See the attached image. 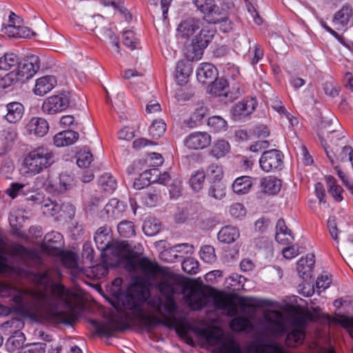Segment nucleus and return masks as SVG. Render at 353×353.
I'll return each instance as SVG.
<instances>
[{
	"label": "nucleus",
	"mask_w": 353,
	"mask_h": 353,
	"mask_svg": "<svg viewBox=\"0 0 353 353\" xmlns=\"http://www.w3.org/2000/svg\"><path fill=\"white\" fill-rule=\"evenodd\" d=\"M29 277L37 289L17 291L13 301L19 310L26 313L52 310V320L57 323L70 325L76 321L77 312L72 304L74 294L59 282L61 278L59 270L48 269Z\"/></svg>",
	"instance_id": "nucleus-1"
},
{
	"label": "nucleus",
	"mask_w": 353,
	"mask_h": 353,
	"mask_svg": "<svg viewBox=\"0 0 353 353\" xmlns=\"http://www.w3.org/2000/svg\"><path fill=\"white\" fill-rule=\"evenodd\" d=\"M161 276L162 281L159 283V290L165 296V300L158 299L150 302L156 316H145L142 318V323L147 329L153 328L159 325L172 327L175 323L174 313L176 305L173 299V295L176 291L178 280L168 269L167 273L161 274Z\"/></svg>",
	"instance_id": "nucleus-2"
},
{
	"label": "nucleus",
	"mask_w": 353,
	"mask_h": 353,
	"mask_svg": "<svg viewBox=\"0 0 353 353\" xmlns=\"http://www.w3.org/2000/svg\"><path fill=\"white\" fill-rule=\"evenodd\" d=\"M201 335L206 340L211 346H218L219 353H243L240 346L236 343L234 339L225 335L223 331L214 327L209 329H203ZM254 353H288L285 350L279 345H272L265 347H257Z\"/></svg>",
	"instance_id": "nucleus-3"
},
{
	"label": "nucleus",
	"mask_w": 353,
	"mask_h": 353,
	"mask_svg": "<svg viewBox=\"0 0 353 353\" xmlns=\"http://www.w3.org/2000/svg\"><path fill=\"white\" fill-rule=\"evenodd\" d=\"M319 137L332 164L335 162L351 163L353 161V148L343 145L341 132L336 128H328L326 130L322 127Z\"/></svg>",
	"instance_id": "nucleus-4"
},
{
	"label": "nucleus",
	"mask_w": 353,
	"mask_h": 353,
	"mask_svg": "<svg viewBox=\"0 0 353 353\" xmlns=\"http://www.w3.org/2000/svg\"><path fill=\"white\" fill-rule=\"evenodd\" d=\"M212 300L214 307L223 311L227 315L233 316L237 313V306L232 298L226 293L212 291L210 296L201 292L193 291L188 297L189 305L194 310H200Z\"/></svg>",
	"instance_id": "nucleus-5"
},
{
	"label": "nucleus",
	"mask_w": 353,
	"mask_h": 353,
	"mask_svg": "<svg viewBox=\"0 0 353 353\" xmlns=\"http://www.w3.org/2000/svg\"><path fill=\"white\" fill-rule=\"evenodd\" d=\"M54 162V153L46 147L39 146L24 156L20 172L24 176H33L50 168Z\"/></svg>",
	"instance_id": "nucleus-6"
},
{
	"label": "nucleus",
	"mask_w": 353,
	"mask_h": 353,
	"mask_svg": "<svg viewBox=\"0 0 353 353\" xmlns=\"http://www.w3.org/2000/svg\"><path fill=\"white\" fill-rule=\"evenodd\" d=\"M215 32L207 28H201L192 39L190 45L184 50V56L190 61H197L201 59L205 49L212 42Z\"/></svg>",
	"instance_id": "nucleus-7"
},
{
	"label": "nucleus",
	"mask_w": 353,
	"mask_h": 353,
	"mask_svg": "<svg viewBox=\"0 0 353 353\" xmlns=\"http://www.w3.org/2000/svg\"><path fill=\"white\" fill-rule=\"evenodd\" d=\"M129 294L122 299V305L125 310H132L133 314L139 312L140 303L145 301L148 295L146 286L134 281L129 288Z\"/></svg>",
	"instance_id": "nucleus-8"
},
{
	"label": "nucleus",
	"mask_w": 353,
	"mask_h": 353,
	"mask_svg": "<svg viewBox=\"0 0 353 353\" xmlns=\"http://www.w3.org/2000/svg\"><path fill=\"white\" fill-rule=\"evenodd\" d=\"M261 324L266 332L270 334L281 335L287 330L285 317L281 312L276 310H265Z\"/></svg>",
	"instance_id": "nucleus-9"
},
{
	"label": "nucleus",
	"mask_w": 353,
	"mask_h": 353,
	"mask_svg": "<svg viewBox=\"0 0 353 353\" xmlns=\"http://www.w3.org/2000/svg\"><path fill=\"white\" fill-rule=\"evenodd\" d=\"M305 319L302 316H296L293 320L290 332L286 337V344L290 347L298 346L303 342L305 336Z\"/></svg>",
	"instance_id": "nucleus-10"
},
{
	"label": "nucleus",
	"mask_w": 353,
	"mask_h": 353,
	"mask_svg": "<svg viewBox=\"0 0 353 353\" xmlns=\"http://www.w3.org/2000/svg\"><path fill=\"white\" fill-rule=\"evenodd\" d=\"M40 68V59L37 55L27 57L23 61H20L18 69L14 70L18 75L19 81L23 79H31Z\"/></svg>",
	"instance_id": "nucleus-11"
},
{
	"label": "nucleus",
	"mask_w": 353,
	"mask_h": 353,
	"mask_svg": "<svg viewBox=\"0 0 353 353\" xmlns=\"http://www.w3.org/2000/svg\"><path fill=\"white\" fill-rule=\"evenodd\" d=\"M70 103L69 99L63 94L47 97L43 102L41 110L43 113L54 114L67 109Z\"/></svg>",
	"instance_id": "nucleus-12"
},
{
	"label": "nucleus",
	"mask_w": 353,
	"mask_h": 353,
	"mask_svg": "<svg viewBox=\"0 0 353 353\" xmlns=\"http://www.w3.org/2000/svg\"><path fill=\"white\" fill-rule=\"evenodd\" d=\"M63 245V236L61 233L53 231L46 234L41 250L47 254L58 256L61 253Z\"/></svg>",
	"instance_id": "nucleus-13"
},
{
	"label": "nucleus",
	"mask_w": 353,
	"mask_h": 353,
	"mask_svg": "<svg viewBox=\"0 0 353 353\" xmlns=\"http://www.w3.org/2000/svg\"><path fill=\"white\" fill-rule=\"evenodd\" d=\"M261 168L265 172H271L281 169L283 164V154L277 150L264 152L260 159Z\"/></svg>",
	"instance_id": "nucleus-14"
},
{
	"label": "nucleus",
	"mask_w": 353,
	"mask_h": 353,
	"mask_svg": "<svg viewBox=\"0 0 353 353\" xmlns=\"http://www.w3.org/2000/svg\"><path fill=\"white\" fill-rule=\"evenodd\" d=\"M130 252V248L126 241H112L107 249V256L105 259H109L114 265L120 261L128 256Z\"/></svg>",
	"instance_id": "nucleus-15"
},
{
	"label": "nucleus",
	"mask_w": 353,
	"mask_h": 353,
	"mask_svg": "<svg viewBox=\"0 0 353 353\" xmlns=\"http://www.w3.org/2000/svg\"><path fill=\"white\" fill-rule=\"evenodd\" d=\"M212 141L211 136L206 132H194L184 140L185 145L190 150H202L208 147Z\"/></svg>",
	"instance_id": "nucleus-16"
},
{
	"label": "nucleus",
	"mask_w": 353,
	"mask_h": 353,
	"mask_svg": "<svg viewBox=\"0 0 353 353\" xmlns=\"http://www.w3.org/2000/svg\"><path fill=\"white\" fill-rule=\"evenodd\" d=\"M137 265L143 275L148 278L153 279L157 276L167 273L168 268L160 266L157 263L150 260L147 257H141L137 259Z\"/></svg>",
	"instance_id": "nucleus-17"
},
{
	"label": "nucleus",
	"mask_w": 353,
	"mask_h": 353,
	"mask_svg": "<svg viewBox=\"0 0 353 353\" xmlns=\"http://www.w3.org/2000/svg\"><path fill=\"white\" fill-rule=\"evenodd\" d=\"M92 323L96 326V332L103 335H112L116 331L123 330L127 327L125 321L117 316H112L103 323L98 324L94 321Z\"/></svg>",
	"instance_id": "nucleus-18"
},
{
	"label": "nucleus",
	"mask_w": 353,
	"mask_h": 353,
	"mask_svg": "<svg viewBox=\"0 0 353 353\" xmlns=\"http://www.w3.org/2000/svg\"><path fill=\"white\" fill-rule=\"evenodd\" d=\"M197 81L203 85H210L218 77V70L210 63H201L196 71Z\"/></svg>",
	"instance_id": "nucleus-19"
},
{
	"label": "nucleus",
	"mask_w": 353,
	"mask_h": 353,
	"mask_svg": "<svg viewBox=\"0 0 353 353\" xmlns=\"http://www.w3.org/2000/svg\"><path fill=\"white\" fill-rule=\"evenodd\" d=\"M203 27V22L199 19L188 18L182 21L176 29V36L181 38H189Z\"/></svg>",
	"instance_id": "nucleus-20"
},
{
	"label": "nucleus",
	"mask_w": 353,
	"mask_h": 353,
	"mask_svg": "<svg viewBox=\"0 0 353 353\" xmlns=\"http://www.w3.org/2000/svg\"><path fill=\"white\" fill-rule=\"evenodd\" d=\"M203 15L204 19L210 23H221L220 29L223 32H226L230 28L227 13L215 4L212 9L206 12Z\"/></svg>",
	"instance_id": "nucleus-21"
},
{
	"label": "nucleus",
	"mask_w": 353,
	"mask_h": 353,
	"mask_svg": "<svg viewBox=\"0 0 353 353\" xmlns=\"http://www.w3.org/2000/svg\"><path fill=\"white\" fill-rule=\"evenodd\" d=\"M352 9L350 7H343L335 14L332 23L336 29L345 31L348 26L352 23Z\"/></svg>",
	"instance_id": "nucleus-22"
},
{
	"label": "nucleus",
	"mask_w": 353,
	"mask_h": 353,
	"mask_svg": "<svg viewBox=\"0 0 353 353\" xmlns=\"http://www.w3.org/2000/svg\"><path fill=\"white\" fill-rule=\"evenodd\" d=\"M57 83L56 77L52 75L41 77L36 79L32 92L37 96H44L56 86Z\"/></svg>",
	"instance_id": "nucleus-23"
},
{
	"label": "nucleus",
	"mask_w": 353,
	"mask_h": 353,
	"mask_svg": "<svg viewBox=\"0 0 353 353\" xmlns=\"http://www.w3.org/2000/svg\"><path fill=\"white\" fill-rule=\"evenodd\" d=\"M315 263V256L313 254H307L305 257H301L297 262L296 270L300 277L303 280H307L312 276Z\"/></svg>",
	"instance_id": "nucleus-24"
},
{
	"label": "nucleus",
	"mask_w": 353,
	"mask_h": 353,
	"mask_svg": "<svg viewBox=\"0 0 353 353\" xmlns=\"http://www.w3.org/2000/svg\"><path fill=\"white\" fill-rule=\"evenodd\" d=\"M27 131L30 134L42 137L49 130V125L46 119L41 117H32L26 125Z\"/></svg>",
	"instance_id": "nucleus-25"
},
{
	"label": "nucleus",
	"mask_w": 353,
	"mask_h": 353,
	"mask_svg": "<svg viewBox=\"0 0 353 353\" xmlns=\"http://www.w3.org/2000/svg\"><path fill=\"white\" fill-rule=\"evenodd\" d=\"M208 115V108L203 104H198L192 112L189 119L185 121V123L190 128H196L203 123Z\"/></svg>",
	"instance_id": "nucleus-26"
},
{
	"label": "nucleus",
	"mask_w": 353,
	"mask_h": 353,
	"mask_svg": "<svg viewBox=\"0 0 353 353\" xmlns=\"http://www.w3.org/2000/svg\"><path fill=\"white\" fill-rule=\"evenodd\" d=\"M62 208L68 209L70 211V216L74 215V207L70 204L61 205L55 201L47 199L43 201L41 205L43 214L48 216L57 214Z\"/></svg>",
	"instance_id": "nucleus-27"
},
{
	"label": "nucleus",
	"mask_w": 353,
	"mask_h": 353,
	"mask_svg": "<svg viewBox=\"0 0 353 353\" xmlns=\"http://www.w3.org/2000/svg\"><path fill=\"white\" fill-rule=\"evenodd\" d=\"M256 105L254 99L240 101L233 107L232 115L236 119L247 117L254 112Z\"/></svg>",
	"instance_id": "nucleus-28"
},
{
	"label": "nucleus",
	"mask_w": 353,
	"mask_h": 353,
	"mask_svg": "<svg viewBox=\"0 0 353 353\" xmlns=\"http://www.w3.org/2000/svg\"><path fill=\"white\" fill-rule=\"evenodd\" d=\"M192 72V64L185 61L177 62L175 69V79L176 83L179 85H185L189 80V77Z\"/></svg>",
	"instance_id": "nucleus-29"
},
{
	"label": "nucleus",
	"mask_w": 353,
	"mask_h": 353,
	"mask_svg": "<svg viewBox=\"0 0 353 353\" xmlns=\"http://www.w3.org/2000/svg\"><path fill=\"white\" fill-rule=\"evenodd\" d=\"M7 248V243L0 237V273L26 276V272L23 273L8 265V259L4 256L8 254Z\"/></svg>",
	"instance_id": "nucleus-30"
},
{
	"label": "nucleus",
	"mask_w": 353,
	"mask_h": 353,
	"mask_svg": "<svg viewBox=\"0 0 353 353\" xmlns=\"http://www.w3.org/2000/svg\"><path fill=\"white\" fill-rule=\"evenodd\" d=\"M79 139V134L72 130H66L56 134L53 138L57 148L65 147L74 143Z\"/></svg>",
	"instance_id": "nucleus-31"
},
{
	"label": "nucleus",
	"mask_w": 353,
	"mask_h": 353,
	"mask_svg": "<svg viewBox=\"0 0 353 353\" xmlns=\"http://www.w3.org/2000/svg\"><path fill=\"white\" fill-rule=\"evenodd\" d=\"M16 137L17 132L13 128H8L0 132V156L10 150Z\"/></svg>",
	"instance_id": "nucleus-32"
},
{
	"label": "nucleus",
	"mask_w": 353,
	"mask_h": 353,
	"mask_svg": "<svg viewBox=\"0 0 353 353\" xmlns=\"http://www.w3.org/2000/svg\"><path fill=\"white\" fill-rule=\"evenodd\" d=\"M6 110V119L9 123H15L22 118L24 107L21 103L14 101L7 104Z\"/></svg>",
	"instance_id": "nucleus-33"
},
{
	"label": "nucleus",
	"mask_w": 353,
	"mask_h": 353,
	"mask_svg": "<svg viewBox=\"0 0 353 353\" xmlns=\"http://www.w3.org/2000/svg\"><path fill=\"white\" fill-rule=\"evenodd\" d=\"M127 205L124 202L114 198L110 199L105 205L104 210L108 217L116 219L119 217L125 211Z\"/></svg>",
	"instance_id": "nucleus-34"
},
{
	"label": "nucleus",
	"mask_w": 353,
	"mask_h": 353,
	"mask_svg": "<svg viewBox=\"0 0 353 353\" xmlns=\"http://www.w3.org/2000/svg\"><path fill=\"white\" fill-rule=\"evenodd\" d=\"M21 59L14 52H7L0 58V70H14L18 69Z\"/></svg>",
	"instance_id": "nucleus-35"
},
{
	"label": "nucleus",
	"mask_w": 353,
	"mask_h": 353,
	"mask_svg": "<svg viewBox=\"0 0 353 353\" xmlns=\"http://www.w3.org/2000/svg\"><path fill=\"white\" fill-rule=\"evenodd\" d=\"M252 179L248 176L238 177L232 183V190L237 194H245L250 192L252 186Z\"/></svg>",
	"instance_id": "nucleus-36"
},
{
	"label": "nucleus",
	"mask_w": 353,
	"mask_h": 353,
	"mask_svg": "<svg viewBox=\"0 0 353 353\" xmlns=\"http://www.w3.org/2000/svg\"><path fill=\"white\" fill-rule=\"evenodd\" d=\"M272 303L270 300L260 299L256 297H244L241 300V310L245 312L248 308H258L265 306H272Z\"/></svg>",
	"instance_id": "nucleus-37"
},
{
	"label": "nucleus",
	"mask_w": 353,
	"mask_h": 353,
	"mask_svg": "<svg viewBox=\"0 0 353 353\" xmlns=\"http://www.w3.org/2000/svg\"><path fill=\"white\" fill-rule=\"evenodd\" d=\"M261 186L263 192L268 194H277L281 187V182L280 180L274 176H268L261 179Z\"/></svg>",
	"instance_id": "nucleus-38"
},
{
	"label": "nucleus",
	"mask_w": 353,
	"mask_h": 353,
	"mask_svg": "<svg viewBox=\"0 0 353 353\" xmlns=\"http://www.w3.org/2000/svg\"><path fill=\"white\" fill-rule=\"evenodd\" d=\"M240 236L239 230L232 225H226L221 228L218 233V239L225 243L235 241Z\"/></svg>",
	"instance_id": "nucleus-39"
},
{
	"label": "nucleus",
	"mask_w": 353,
	"mask_h": 353,
	"mask_svg": "<svg viewBox=\"0 0 353 353\" xmlns=\"http://www.w3.org/2000/svg\"><path fill=\"white\" fill-rule=\"evenodd\" d=\"M230 151L229 142L223 139L215 141L210 150V155L216 159L224 157Z\"/></svg>",
	"instance_id": "nucleus-40"
},
{
	"label": "nucleus",
	"mask_w": 353,
	"mask_h": 353,
	"mask_svg": "<svg viewBox=\"0 0 353 353\" xmlns=\"http://www.w3.org/2000/svg\"><path fill=\"white\" fill-rule=\"evenodd\" d=\"M228 87V81L222 78H216L214 81L208 85V92L216 96L228 97L227 88Z\"/></svg>",
	"instance_id": "nucleus-41"
},
{
	"label": "nucleus",
	"mask_w": 353,
	"mask_h": 353,
	"mask_svg": "<svg viewBox=\"0 0 353 353\" xmlns=\"http://www.w3.org/2000/svg\"><path fill=\"white\" fill-rule=\"evenodd\" d=\"M205 176L210 182L221 181L224 172L223 167L218 163H212L208 166L205 172Z\"/></svg>",
	"instance_id": "nucleus-42"
},
{
	"label": "nucleus",
	"mask_w": 353,
	"mask_h": 353,
	"mask_svg": "<svg viewBox=\"0 0 353 353\" xmlns=\"http://www.w3.org/2000/svg\"><path fill=\"white\" fill-rule=\"evenodd\" d=\"M94 241L97 244V248L101 251V256L103 261L108 265H111L112 263L109 261V259H105L107 256V249L110 245L109 236H103L102 234H95Z\"/></svg>",
	"instance_id": "nucleus-43"
},
{
	"label": "nucleus",
	"mask_w": 353,
	"mask_h": 353,
	"mask_svg": "<svg viewBox=\"0 0 353 353\" xmlns=\"http://www.w3.org/2000/svg\"><path fill=\"white\" fill-rule=\"evenodd\" d=\"M205 177L203 170H198L192 173L189 183L194 192H199L203 188Z\"/></svg>",
	"instance_id": "nucleus-44"
},
{
	"label": "nucleus",
	"mask_w": 353,
	"mask_h": 353,
	"mask_svg": "<svg viewBox=\"0 0 353 353\" xmlns=\"http://www.w3.org/2000/svg\"><path fill=\"white\" fill-rule=\"evenodd\" d=\"M57 256L60 257L63 265L65 268L72 270L78 269V256L75 253L72 252H63V250H61V253Z\"/></svg>",
	"instance_id": "nucleus-45"
},
{
	"label": "nucleus",
	"mask_w": 353,
	"mask_h": 353,
	"mask_svg": "<svg viewBox=\"0 0 353 353\" xmlns=\"http://www.w3.org/2000/svg\"><path fill=\"white\" fill-rule=\"evenodd\" d=\"M99 183L101 188L107 192H113L117 186L116 179L109 173L102 174L99 179Z\"/></svg>",
	"instance_id": "nucleus-46"
},
{
	"label": "nucleus",
	"mask_w": 353,
	"mask_h": 353,
	"mask_svg": "<svg viewBox=\"0 0 353 353\" xmlns=\"http://www.w3.org/2000/svg\"><path fill=\"white\" fill-rule=\"evenodd\" d=\"M325 180L328 186V192L336 201H341L343 196L341 192L343 191L342 188L337 185L335 179L332 176H325Z\"/></svg>",
	"instance_id": "nucleus-47"
},
{
	"label": "nucleus",
	"mask_w": 353,
	"mask_h": 353,
	"mask_svg": "<svg viewBox=\"0 0 353 353\" xmlns=\"http://www.w3.org/2000/svg\"><path fill=\"white\" fill-rule=\"evenodd\" d=\"M208 196L216 200H221L225 196V185L221 182H210Z\"/></svg>",
	"instance_id": "nucleus-48"
},
{
	"label": "nucleus",
	"mask_w": 353,
	"mask_h": 353,
	"mask_svg": "<svg viewBox=\"0 0 353 353\" xmlns=\"http://www.w3.org/2000/svg\"><path fill=\"white\" fill-rule=\"evenodd\" d=\"M26 341L25 334L21 332H15L7 341L6 345L10 351H14L23 347Z\"/></svg>",
	"instance_id": "nucleus-49"
},
{
	"label": "nucleus",
	"mask_w": 353,
	"mask_h": 353,
	"mask_svg": "<svg viewBox=\"0 0 353 353\" xmlns=\"http://www.w3.org/2000/svg\"><path fill=\"white\" fill-rule=\"evenodd\" d=\"M161 224L157 219L149 218L145 221L143 225V231L145 235L152 236L159 232Z\"/></svg>",
	"instance_id": "nucleus-50"
},
{
	"label": "nucleus",
	"mask_w": 353,
	"mask_h": 353,
	"mask_svg": "<svg viewBox=\"0 0 353 353\" xmlns=\"http://www.w3.org/2000/svg\"><path fill=\"white\" fill-rule=\"evenodd\" d=\"M166 125L163 120L154 121L150 125L148 132L154 139H159L165 132Z\"/></svg>",
	"instance_id": "nucleus-51"
},
{
	"label": "nucleus",
	"mask_w": 353,
	"mask_h": 353,
	"mask_svg": "<svg viewBox=\"0 0 353 353\" xmlns=\"http://www.w3.org/2000/svg\"><path fill=\"white\" fill-rule=\"evenodd\" d=\"M230 327L234 331H243L252 327V323L248 317L237 316L234 318L230 322Z\"/></svg>",
	"instance_id": "nucleus-52"
},
{
	"label": "nucleus",
	"mask_w": 353,
	"mask_h": 353,
	"mask_svg": "<svg viewBox=\"0 0 353 353\" xmlns=\"http://www.w3.org/2000/svg\"><path fill=\"white\" fill-rule=\"evenodd\" d=\"M330 322L339 323L343 327L348 329L350 335L353 338V317H347L344 315L336 314L329 319Z\"/></svg>",
	"instance_id": "nucleus-53"
},
{
	"label": "nucleus",
	"mask_w": 353,
	"mask_h": 353,
	"mask_svg": "<svg viewBox=\"0 0 353 353\" xmlns=\"http://www.w3.org/2000/svg\"><path fill=\"white\" fill-rule=\"evenodd\" d=\"M119 234L123 237H131L135 234V226L132 221H122L117 225Z\"/></svg>",
	"instance_id": "nucleus-54"
},
{
	"label": "nucleus",
	"mask_w": 353,
	"mask_h": 353,
	"mask_svg": "<svg viewBox=\"0 0 353 353\" xmlns=\"http://www.w3.org/2000/svg\"><path fill=\"white\" fill-rule=\"evenodd\" d=\"M199 254L201 260L207 263H212L216 259L214 249L211 245L203 246L200 250Z\"/></svg>",
	"instance_id": "nucleus-55"
},
{
	"label": "nucleus",
	"mask_w": 353,
	"mask_h": 353,
	"mask_svg": "<svg viewBox=\"0 0 353 353\" xmlns=\"http://www.w3.org/2000/svg\"><path fill=\"white\" fill-rule=\"evenodd\" d=\"M123 43L130 50L138 48L139 39L132 30H126L123 34Z\"/></svg>",
	"instance_id": "nucleus-56"
},
{
	"label": "nucleus",
	"mask_w": 353,
	"mask_h": 353,
	"mask_svg": "<svg viewBox=\"0 0 353 353\" xmlns=\"http://www.w3.org/2000/svg\"><path fill=\"white\" fill-rule=\"evenodd\" d=\"M208 125L214 131L225 130L227 128L226 121L220 116H212L208 120Z\"/></svg>",
	"instance_id": "nucleus-57"
},
{
	"label": "nucleus",
	"mask_w": 353,
	"mask_h": 353,
	"mask_svg": "<svg viewBox=\"0 0 353 353\" xmlns=\"http://www.w3.org/2000/svg\"><path fill=\"white\" fill-rule=\"evenodd\" d=\"M18 81H19L18 75L14 70H12L4 76L0 77V89H6Z\"/></svg>",
	"instance_id": "nucleus-58"
},
{
	"label": "nucleus",
	"mask_w": 353,
	"mask_h": 353,
	"mask_svg": "<svg viewBox=\"0 0 353 353\" xmlns=\"http://www.w3.org/2000/svg\"><path fill=\"white\" fill-rule=\"evenodd\" d=\"M93 160L92 154L88 151H80L78 153L77 163L80 168H88Z\"/></svg>",
	"instance_id": "nucleus-59"
},
{
	"label": "nucleus",
	"mask_w": 353,
	"mask_h": 353,
	"mask_svg": "<svg viewBox=\"0 0 353 353\" xmlns=\"http://www.w3.org/2000/svg\"><path fill=\"white\" fill-rule=\"evenodd\" d=\"M181 266L183 270L189 274H196L199 268L198 261L192 258L183 261Z\"/></svg>",
	"instance_id": "nucleus-60"
},
{
	"label": "nucleus",
	"mask_w": 353,
	"mask_h": 353,
	"mask_svg": "<svg viewBox=\"0 0 353 353\" xmlns=\"http://www.w3.org/2000/svg\"><path fill=\"white\" fill-rule=\"evenodd\" d=\"M194 6L204 14L214 6V0H192Z\"/></svg>",
	"instance_id": "nucleus-61"
},
{
	"label": "nucleus",
	"mask_w": 353,
	"mask_h": 353,
	"mask_svg": "<svg viewBox=\"0 0 353 353\" xmlns=\"http://www.w3.org/2000/svg\"><path fill=\"white\" fill-rule=\"evenodd\" d=\"M229 213L234 218H241L245 215L246 211L241 203H235L230 205L229 208Z\"/></svg>",
	"instance_id": "nucleus-62"
},
{
	"label": "nucleus",
	"mask_w": 353,
	"mask_h": 353,
	"mask_svg": "<svg viewBox=\"0 0 353 353\" xmlns=\"http://www.w3.org/2000/svg\"><path fill=\"white\" fill-rule=\"evenodd\" d=\"M331 282V275H330L329 274H321L316 279V288L321 290V291H324L330 287Z\"/></svg>",
	"instance_id": "nucleus-63"
},
{
	"label": "nucleus",
	"mask_w": 353,
	"mask_h": 353,
	"mask_svg": "<svg viewBox=\"0 0 353 353\" xmlns=\"http://www.w3.org/2000/svg\"><path fill=\"white\" fill-rule=\"evenodd\" d=\"M46 344L42 343H35L26 346L20 353H45Z\"/></svg>",
	"instance_id": "nucleus-64"
}]
</instances>
